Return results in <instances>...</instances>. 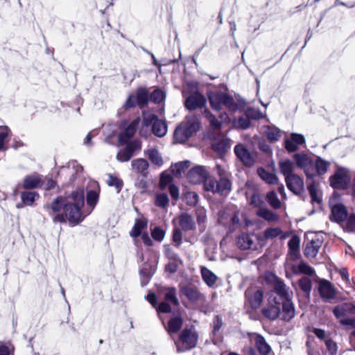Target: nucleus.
<instances>
[{"instance_id":"ddd939ff","label":"nucleus","mask_w":355,"mask_h":355,"mask_svg":"<svg viewBox=\"0 0 355 355\" xmlns=\"http://www.w3.org/2000/svg\"><path fill=\"white\" fill-rule=\"evenodd\" d=\"M206 103L207 100L202 94L195 92L186 98L184 105L189 110H194L204 107Z\"/></svg>"},{"instance_id":"f257e3e1","label":"nucleus","mask_w":355,"mask_h":355,"mask_svg":"<svg viewBox=\"0 0 355 355\" xmlns=\"http://www.w3.org/2000/svg\"><path fill=\"white\" fill-rule=\"evenodd\" d=\"M84 205V192L78 189L68 196L55 198L46 209L54 223H79L83 218L81 208Z\"/></svg>"},{"instance_id":"f704fd0d","label":"nucleus","mask_w":355,"mask_h":355,"mask_svg":"<svg viewBox=\"0 0 355 355\" xmlns=\"http://www.w3.org/2000/svg\"><path fill=\"white\" fill-rule=\"evenodd\" d=\"M189 161H184L172 165L171 167L172 173L175 177H180L189 167Z\"/></svg>"},{"instance_id":"bf43d9fd","label":"nucleus","mask_w":355,"mask_h":355,"mask_svg":"<svg viewBox=\"0 0 355 355\" xmlns=\"http://www.w3.org/2000/svg\"><path fill=\"white\" fill-rule=\"evenodd\" d=\"M325 345L330 355H336L338 352V345L336 342L331 339L326 340Z\"/></svg>"},{"instance_id":"37998d69","label":"nucleus","mask_w":355,"mask_h":355,"mask_svg":"<svg viewBox=\"0 0 355 355\" xmlns=\"http://www.w3.org/2000/svg\"><path fill=\"white\" fill-rule=\"evenodd\" d=\"M299 286L302 291L309 296L311 289H312V283L311 280L309 277H304L299 280Z\"/></svg>"},{"instance_id":"aec40b11","label":"nucleus","mask_w":355,"mask_h":355,"mask_svg":"<svg viewBox=\"0 0 355 355\" xmlns=\"http://www.w3.org/2000/svg\"><path fill=\"white\" fill-rule=\"evenodd\" d=\"M273 293L270 295L268 300V319L275 320L280 315V302H277L275 297H272Z\"/></svg>"},{"instance_id":"72a5a7b5","label":"nucleus","mask_w":355,"mask_h":355,"mask_svg":"<svg viewBox=\"0 0 355 355\" xmlns=\"http://www.w3.org/2000/svg\"><path fill=\"white\" fill-rule=\"evenodd\" d=\"M144 153L148 155L152 164L157 166H160L163 164V159L157 149L151 148L145 150Z\"/></svg>"},{"instance_id":"a18cd8bd","label":"nucleus","mask_w":355,"mask_h":355,"mask_svg":"<svg viewBox=\"0 0 355 355\" xmlns=\"http://www.w3.org/2000/svg\"><path fill=\"white\" fill-rule=\"evenodd\" d=\"M165 98V92L160 89H155L150 96V101L154 102L155 103H162V101H164Z\"/></svg>"},{"instance_id":"6e6552de","label":"nucleus","mask_w":355,"mask_h":355,"mask_svg":"<svg viewBox=\"0 0 355 355\" xmlns=\"http://www.w3.org/2000/svg\"><path fill=\"white\" fill-rule=\"evenodd\" d=\"M295 166L303 170L308 179H312L314 171L313 159L305 153H295L293 157Z\"/></svg>"},{"instance_id":"7c9ffc66","label":"nucleus","mask_w":355,"mask_h":355,"mask_svg":"<svg viewBox=\"0 0 355 355\" xmlns=\"http://www.w3.org/2000/svg\"><path fill=\"white\" fill-rule=\"evenodd\" d=\"M42 182V178L39 175L33 174L24 178L23 188L26 189H33L40 187Z\"/></svg>"},{"instance_id":"6ab92c4d","label":"nucleus","mask_w":355,"mask_h":355,"mask_svg":"<svg viewBox=\"0 0 355 355\" xmlns=\"http://www.w3.org/2000/svg\"><path fill=\"white\" fill-rule=\"evenodd\" d=\"M263 293L261 290L252 291V290H247L245 291V297L248 303L253 309H258L263 300Z\"/></svg>"},{"instance_id":"4c0bfd02","label":"nucleus","mask_w":355,"mask_h":355,"mask_svg":"<svg viewBox=\"0 0 355 355\" xmlns=\"http://www.w3.org/2000/svg\"><path fill=\"white\" fill-rule=\"evenodd\" d=\"M38 198V194L34 191H25L21 194V200L26 205H31Z\"/></svg>"},{"instance_id":"0e129e2a","label":"nucleus","mask_w":355,"mask_h":355,"mask_svg":"<svg viewBox=\"0 0 355 355\" xmlns=\"http://www.w3.org/2000/svg\"><path fill=\"white\" fill-rule=\"evenodd\" d=\"M126 144H127L126 147L130 150V153L132 155L135 151L141 150V144L138 140H135L133 141L128 142Z\"/></svg>"},{"instance_id":"de8ad7c7","label":"nucleus","mask_w":355,"mask_h":355,"mask_svg":"<svg viewBox=\"0 0 355 355\" xmlns=\"http://www.w3.org/2000/svg\"><path fill=\"white\" fill-rule=\"evenodd\" d=\"M186 203L191 206H194L198 201V196L196 193L193 191H187L184 196Z\"/></svg>"},{"instance_id":"5fc2aeb1","label":"nucleus","mask_w":355,"mask_h":355,"mask_svg":"<svg viewBox=\"0 0 355 355\" xmlns=\"http://www.w3.org/2000/svg\"><path fill=\"white\" fill-rule=\"evenodd\" d=\"M296 272L303 273L308 275H312L314 274V270L305 263H300L297 266Z\"/></svg>"},{"instance_id":"20e7f679","label":"nucleus","mask_w":355,"mask_h":355,"mask_svg":"<svg viewBox=\"0 0 355 355\" xmlns=\"http://www.w3.org/2000/svg\"><path fill=\"white\" fill-rule=\"evenodd\" d=\"M198 334L192 327L185 328L179 336V340L175 344L178 352H183L195 347L197 345Z\"/></svg>"},{"instance_id":"58836bf2","label":"nucleus","mask_w":355,"mask_h":355,"mask_svg":"<svg viewBox=\"0 0 355 355\" xmlns=\"http://www.w3.org/2000/svg\"><path fill=\"white\" fill-rule=\"evenodd\" d=\"M107 177L108 178L107 180V184L110 187H115L117 193H119L123 184L122 180L112 174H109Z\"/></svg>"},{"instance_id":"4468645a","label":"nucleus","mask_w":355,"mask_h":355,"mask_svg":"<svg viewBox=\"0 0 355 355\" xmlns=\"http://www.w3.org/2000/svg\"><path fill=\"white\" fill-rule=\"evenodd\" d=\"M234 153L237 158L246 166H251L254 163V156L243 145L237 144L234 147Z\"/></svg>"},{"instance_id":"ea45409f","label":"nucleus","mask_w":355,"mask_h":355,"mask_svg":"<svg viewBox=\"0 0 355 355\" xmlns=\"http://www.w3.org/2000/svg\"><path fill=\"white\" fill-rule=\"evenodd\" d=\"M66 171H68L69 173L72 174V176L74 173L78 174L83 171V167L80 164H78L76 162L73 161L69 162L67 167H62L59 174L64 173Z\"/></svg>"},{"instance_id":"cd10ccee","label":"nucleus","mask_w":355,"mask_h":355,"mask_svg":"<svg viewBox=\"0 0 355 355\" xmlns=\"http://www.w3.org/2000/svg\"><path fill=\"white\" fill-rule=\"evenodd\" d=\"M330 166V162L318 157L314 162V171L313 178L316 175H322L326 173Z\"/></svg>"},{"instance_id":"e2e57ef3","label":"nucleus","mask_w":355,"mask_h":355,"mask_svg":"<svg viewBox=\"0 0 355 355\" xmlns=\"http://www.w3.org/2000/svg\"><path fill=\"white\" fill-rule=\"evenodd\" d=\"M182 234L180 229L175 228L173 230V241L175 243V245L178 247L182 243Z\"/></svg>"},{"instance_id":"603ef678","label":"nucleus","mask_w":355,"mask_h":355,"mask_svg":"<svg viewBox=\"0 0 355 355\" xmlns=\"http://www.w3.org/2000/svg\"><path fill=\"white\" fill-rule=\"evenodd\" d=\"M169 200L168 196L165 193H159L156 196L155 205L158 207L164 208L168 204Z\"/></svg>"},{"instance_id":"a19ab883","label":"nucleus","mask_w":355,"mask_h":355,"mask_svg":"<svg viewBox=\"0 0 355 355\" xmlns=\"http://www.w3.org/2000/svg\"><path fill=\"white\" fill-rule=\"evenodd\" d=\"M137 103L140 107L146 105L148 100V93L146 89L141 88L139 89L136 94Z\"/></svg>"},{"instance_id":"f8f14e48","label":"nucleus","mask_w":355,"mask_h":355,"mask_svg":"<svg viewBox=\"0 0 355 355\" xmlns=\"http://www.w3.org/2000/svg\"><path fill=\"white\" fill-rule=\"evenodd\" d=\"M288 189L295 194L299 195L304 190V183L302 177L293 174L285 178Z\"/></svg>"},{"instance_id":"13d9d810","label":"nucleus","mask_w":355,"mask_h":355,"mask_svg":"<svg viewBox=\"0 0 355 355\" xmlns=\"http://www.w3.org/2000/svg\"><path fill=\"white\" fill-rule=\"evenodd\" d=\"M152 237L157 241H162L165 236V232L159 227H155L151 232Z\"/></svg>"},{"instance_id":"423d86ee","label":"nucleus","mask_w":355,"mask_h":355,"mask_svg":"<svg viewBox=\"0 0 355 355\" xmlns=\"http://www.w3.org/2000/svg\"><path fill=\"white\" fill-rule=\"evenodd\" d=\"M270 285L273 292L276 293L282 301L292 300L293 291L273 274L268 273V285Z\"/></svg>"},{"instance_id":"c756f323","label":"nucleus","mask_w":355,"mask_h":355,"mask_svg":"<svg viewBox=\"0 0 355 355\" xmlns=\"http://www.w3.org/2000/svg\"><path fill=\"white\" fill-rule=\"evenodd\" d=\"M182 323V319L180 317H174L168 321L166 330L173 340V334H176L181 329Z\"/></svg>"},{"instance_id":"c03bdc74","label":"nucleus","mask_w":355,"mask_h":355,"mask_svg":"<svg viewBox=\"0 0 355 355\" xmlns=\"http://www.w3.org/2000/svg\"><path fill=\"white\" fill-rule=\"evenodd\" d=\"M164 297L168 302H171L175 306L179 304V301L176 296V291L174 288H166Z\"/></svg>"},{"instance_id":"4d7b16f0","label":"nucleus","mask_w":355,"mask_h":355,"mask_svg":"<svg viewBox=\"0 0 355 355\" xmlns=\"http://www.w3.org/2000/svg\"><path fill=\"white\" fill-rule=\"evenodd\" d=\"M308 190L309 191L312 202H320V198L318 194L317 189L313 183L308 186Z\"/></svg>"},{"instance_id":"7ed1b4c3","label":"nucleus","mask_w":355,"mask_h":355,"mask_svg":"<svg viewBox=\"0 0 355 355\" xmlns=\"http://www.w3.org/2000/svg\"><path fill=\"white\" fill-rule=\"evenodd\" d=\"M207 96L210 105L214 110L220 111L225 107L229 111L235 112L238 109V105L233 97L225 92L210 91L207 93Z\"/></svg>"},{"instance_id":"6e6d98bb","label":"nucleus","mask_w":355,"mask_h":355,"mask_svg":"<svg viewBox=\"0 0 355 355\" xmlns=\"http://www.w3.org/2000/svg\"><path fill=\"white\" fill-rule=\"evenodd\" d=\"M205 189L207 191H211L213 193H216V189H217V181L211 179V178H207L205 180Z\"/></svg>"},{"instance_id":"4be33fe9","label":"nucleus","mask_w":355,"mask_h":355,"mask_svg":"<svg viewBox=\"0 0 355 355\" xmlns=\"http://www.w3.org/2000/svg\"><path fill=\"white\" fill-rule=\"evenodd\" d=\"M322 246V241L320 239H313L309 242L304 250V254L308 258L315 257Z\"/></svg>"},{"instance_id":"a878e982","label":"nucleus","mask_w":355,"mask_h":355,"mask_svg":"<svg viewBox=\"0 0 355 355\" xmlns=\"http://www.w3.org/2000/svg\"><path fill=\"white\" fill-rule=\"evenodd\" d=\"M282 318L284 320L289 321L294 318L295 310L292 300L282 301Z\"/></svg>"},{"instance_id":"393cba45","label":"nucleus","mask_w":355,"mask_h":355,"mask_svg":"<svg viewBox=\"0 0 355 355\" xmlns=\"http://www.w3.org/2000/svg\"><path fill=\"white\" fill-rule=\"evenodd\" d=\"M182 293L192 302L200 301L204 299L203 295L194 288L191 286H183L181 288Z\"/></svg>"},{"instance_id":"1a4fd4ad","label":"nucleus","mask_w":355,"mask_h":355,"mask_svg":"<svg viewBox=\"0 0 355 355\" xmlns=\"http://www.w3.org/2000/svg\"><path fill=\"white\" fill-rule=\"evenodd\" d=\"M250 343L257 349L252 347L244 349L245 355H266V343L265 338L257 334H252L250 336Z\"/></svg>"},{"instance_id":"864d4df0","label":"nucleus","mask_w":355,"mask_h":355,"mask_svg":"<svg viewBox=\"0 0 355 355\" xmlns=\"http://www.w3.org/2000/svg\"><path fill=\"white\" fill-rule=\"evenodd\" d=\"M268 202L275 209L279 208L281 206V202L273 191L268 193Z\"/></svg>"},{"instance_id":"f3484780","label":"nucleus","mask_w":355,"mask_h":355,"mask_svg":"<svg viewBox=\"0 0 355 355\" xmlns=\"http://www.w3.org/2000/svg\"><path fill=\"white\" fill-rule=\"evenodd\" d=\"M318 291L320 297L324 300H329L335 297L336 292L332 284L327 280L319 282Z\"/></svg>"},{"instance_id":"3c124183","label":"nucleus","mask_w":355,"mask_h":355,"mask_svg":"<svg viewBox=\"0 0 355 355\" xmlns=\"http://www.w3.org/2000/svg\"><path fill=\"white\" fill-rule=\"evenodd\" d=\"M270 238H279L282 240L285 238V235L283 232L278 227L268 228V239Z\"/></svg>"},{"instance_id":"774afa93","label":"nucleus","mask_w":355,"mask_h":355,"mask_svg":"<svg viewBox=\"0 0 355 355\" xmlns=\"http://www.w3.org/2000/svg\"><path fill=\"white\" fill-rule=\"evenodd\" d=\"M196 216L198 223H204L206 220V210L202 207L197 208Z\"/></svg>"},{"instance_id":"b1692460","label":"nucleus","mask_w":355,"mask_h":355,"mask_svg":"<svg viewBox=\"0 0 355 355\" xmlns=\"http://www.w3.org/2000/svg\"><path fill=\"white\" fill-rule=\"evenodd\" d=\"M295 163L288 159H283L279 162L280 172L285 178L295 174Z\"/></svg>"},{"instance_id":"e433bc0d","label":"nucleus","mask_w":355,"mask_h":355,"mask_svg":"<svg viewBox=\"0 0 355 355\" xmlns=\"http://www.w3.org/2000/svg\"><path fill=\"white\" fill-rule=\"evenodd\" d=\"M300 239L297 236H293L288 241V248L291 251V255L297 259L299 254Z\"/></svg>"},{"instance_id":"79ce46f5","label":"nucleus","mask_w":355,"mask_h":355,"mask_svg":"<svg viewBox=\"0 0 355 355\" xmlns=\"http://www.w3.org/2000/svg\"><path fill=\"white\" fill-rule=\"evenodd\" d=\"M231 189V182L225 178H221L219 181H217L216 193H223L225 191H229Z\"/></svg>"},{"instance_id":"0eeeda50","label":"nucleus","mask_w":355,"mask_h":355,"mask_svg":"<svg viewBox=\"0 0 355 355\" xmlns=\"http://www.w3.org/2000/svg\"><path fill=\"white\" fill-rule=\"evenodd\" d=\"M236 245L241 250H256L264 245V241L256 234H242L237 237Z\"/></svg>"},{"instance_id":"680f3d73","label":"nucleus","mask_w":355,"mask_h":355,"mask_svg":"<svg viewBox=\"0 0 355 355\" xmlns=\"http://www.w3.org/2000/svg\"><path fill=\"white\" fill-rule=\"evenodd\" d=\"M206 116L209 119L211 126L214 128H219L220 126V123L216 118L214 115H213L209 111L205 112Z\"/></svg>"},{"instance_id":"c9c22d12","label":"nucleus","mask_w":355,"mask_h":355,"mask_svg":"<svg viewBox=\"0 0 355 355\" xmlns=\"http://www.w3.org/2000/svg\"><path fill=\"white\" fill-rule=\"evenodd\" d=\"M147 227V221L145 220H137L130 234L133 238L138 237L141 231Z\"/></svg>"},{"instance_id":"09e8293b","label":"nucleus","mask_w":355,"mask_h":355,"mask_svg":"<svg viewBox=\"0 0 355 355\" xmlns=\"http://www.w3.org/2000/svg\"><path fill=\"white\" fill-rule=\"evenodd\" d=\"M98 200V191L96 190L89 191L87 193V204L94 207Z\"/></svg>"},{"instance_id":"5701e85b","label":"nucleus","mask_w":355,"mask_h":355,"mask_svg":"<svg viewBox=\"0 0 355 355\" xmlns=\"http://www.w3.org/2000/svg\"><path fill=\"white\" fill-rule=\"evenodd\" d=\"M12 132L7 125L0 126V152H5L8 150V144Z\"/></svg>"},{"instance_id":"bb28decb","label":"nucleus","mask_w":355,"mask_h":355,"mask_svg":"<svg viewBox=\"0 0 355 355\" xmlns=\"http://www.w3.org/2000/svg\"><path fill=\"white\" fill-rule=\"evenodd\" d=\"M132 169L136 173H141L144 176L148 174V169L149 164L147 160L144 159H136L132 161Z\"/></svg>"},{"instance_id":"9d476101","label":"nucleus","mask_w":355,"mask_h":355,"mask_svg":"<svg viewBox=\"0 0 355 355\" xmlns=\"http://www.w3.org/2000/svg\"><path fill=\"white\" fill-rule=\"evenodd\" d=\"M329 181L334 189H345L350 182L349 171L345 168H338L330 177Z\"/></svg>"},{"instance_id":"9b49d317","label":"nucleus","mask_w":355,"mask_h":355,"mask_svg":"<svg viewBox=\"0 0 355 355\" xmlns=\"http://www.w3.org/2000/svg\"><path fill=\"white\" fill-rule=\"evenodd\" d=\"M209 177V173L205 167L196 166L191 168L187 174V178L190 183L198 184L204 182Z\"/></svg>"},{"instance_id":"2f4dec72","label":"nucleus","mask_w":355,"mask_h":355,"mask_svg":"<svg viewBox=\"0 0 355 355\" xmlns=\"http://www.w3.org/2000/svg\"><path fill=\"white\" fill-rule=\"evenodd\" d=\"M213 149L220 155L224 154L230 148V140L223 137L216 140L212 144Z\"/></svg>"},{"instance_id":"49530a36","label":"nucleus","mask_w":355,"mask_h":355,"mask_svg":"<svg viewBox=\"0 0 355 355\" xmlns=\"http://www.w3.org/2000/svg\"><path fill=\"white\" fill-rule=\"evenodd\" d=\"M281 137V131L273 125H268V140L277 141Z\"/></svg>"},{"instance_id":"69168bd1","label":"nucleus","mask_w":355,"mask_h":355,"mask_svg":"<svg viewBox=\"0 0 355 355\" xmlns=\"http://www.w3.org/2000/svg\"><path fill=\"white\" fill-rule=\"evenodd\" d=\"M344 230L346 231L352 232L355 230V216H350L344 226Z\"/></svg>"},{"instance_id":"c85d7f7f","label":"nucleus","mask_w":355,"mask_h":355,"mask_svg":"<svg viewBox=\"0 0 355 355\" xmlns=\"http://www.w3.org/2000/svg\"><path fill=\"white\" fill-rule=\"evenodd\" d=\"M179 224L183 230H193L196 227V223L191 216L187 213L182 214L178 217Z\"/></svg>"},{"instance_id":"473e14b6","label":"nucleus","mask_w":355,"mask_h":355,"mask_svg":"<svg viewBox=\"0 0 355 355\" xmlns=\"http://www.w3.org/2000/svg\"><path fill=\"white\" fill-rule=\"evenodd\" d=\"M200 270L202 279L205 284L209 287H214L218 279L217 276L206 267H201Z\"/></svg>"},{"instance_id":"052dcab7","label":"nucleus","mask_w":355,"mask_h":355,"mask_svg":"<svg viewBox=\"0 0 355 355\" xmlns=\"http://www.w3.org/2000/svg\"><path fill=\"white\" fill-rule=\"evenodd\" d=\"M246 116L250 119H257L262 117V114L254 108H248L245 111Z\"/></svg>"},{"instance_id":"8fccbe9b","label":"nucleus","mask_w":355,"mask_h":355,"mask_svg":"<svg viewBox=\"0 0 355 355\" xmlns=\"http://www.w3.org/2000/svg\"><path fill=\"white\" fill-rule=\"evenodd\" d=\"M132 155H133L130 153V150L125 147L118 153L116 158L118 161L125 162L130 160Z\"/></svg>"},{"instance_id":"2eb2a0df","label":"nucleus","mask_w":355,"mask_h":355,"mask_svg":"<svg viewBox=\"0 0 355 355\" xmlns=\"http://www.w3.org/2000/svg\"><path fill=\"white\" fill-rule=\"evenodd\" d=\"M305 137L304 135L297 133H292L290 137L284 141L285 148L289 153H293L298 150L299 146L305 144Z\"/></svg>"},{"instance_id":"412c9836","label":"nucleus","mask_w":355,"mask_h":355,"mask_svg":"<svg viewBox=\"0 0 355 355\" xmlns=\"http://www.w3.org/2000/svg\"><path fill=\"white\" fill-rule=\"evenodd\" d=\"M347 212L346 208L340 204L335 205L331 208V218L337 223L347 219Z\"/></svg>"},{"instance_id":"dca6fc26","label":"nucleus","mask_w":355,"mask_h":355,"mask_svg":"<svg viewBox=\"0 0 355 355\" xmlns=\"http://www.w3.org/2000/svg\"><path fill=\"white\" fill-rule=\"evenodd\" d=\"M266 197L259 193H254L250 199V204L257 209V214L263 219H266Z\"/></svg>"},{"instance_id":"a211bd4d","label":"nucleus","mask_w":355,"mask_h":355,"mask_svg":"<svg viewBox=\"0 0 355 355\" xmlns=\"http://www.w3.org/2000/svg\"><path fill=\"white\" fill-rule=\"evenodd\" d=\"M140 119H135L119 135V141L121 144H125L128 143L130 139L133 137L136 129L139 128Z\"/></svg>"},{"instance_id":"f03ea898","label":"nucleus","mask_w":355,"mask_h":355,"mask_svg":"<svg viewBox=\"0 0 355 355\" xmlns=\"http://www.w3.org/2000/svg\"><path fill=\"white\" fill-rule=\"evenodd\" d=\"M200 119L197 115L189 114L177 127L174 132V139L178 143L185 142L200 129Z\"/></svg>"},{"instance_id":"39448f33","label":"nucleus","mask_w":355,"mask_h":355,"mask_svg":"<svg viewBox=\"0 0 355 355\" xmlns=\"http://www.w3.org/2000/svg\"><path fill=\"white\" fill-rule=\"evenodd\" d=\"M143 124L147 128H150L151 125L153 133L158 137H164L167 132V125L166 122L162 119H159L154 114L145 113L143 116Z\"/></svg>"},{"instance_id":"338daca9","label":"nucleus","mask_w":355,"mask_h":355,"mask_svg":"<svg viewBox=\"0 0 355 355\" xmlns=\"http://www.w3.org/2000/svg\"><path fill=\"white\" fill-rule=\"evenodd\" d=\"M250 119L246 117H240L236 121V125L242 129H246L250 126Z\"/></svg>"}]
</instances>
